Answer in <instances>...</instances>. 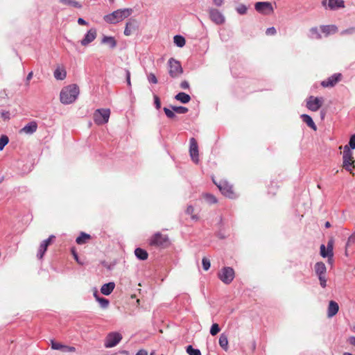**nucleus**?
Instances as JSON below:
<instances>
[{"instance_id": "obj_16", "label": "nucleus", "mask_w": 355, "mask_h": 355, "mask_svg": "<svg viewBox=\"0 0 355 355\" xmlns=\"http://www.w3.org/2000/svg\"><path fill=\"white\" fill-rule=\"evenodd\" d=\"M342 78V74L336 73L329 77L327 80H323L321 83V85L324 87H334L337 83H338Z\"/></svg>"}, {"instance_id": "obj_14", "label": "nucleus", "mask_w": 355, "mask_h": 355, "mask_svg": "<svg viewBox=\"0 0 355 355\" xmlns=\"http://www.w3.org/2000/svg\"><path fill=\"white\" fill-rule=\"evenodd\" d=\"M189 143V154L193 162L197 164L199 162V151L197 141L195 138L192 137L190 139Z\"/></svg>"}, {"instance_id": "obj_47", "label": "nucleus", "mask_w": 355, "mask_h": 355, "mask_svg": "<svg viewBox=\"0 0 355 355\" xmlns=\"http://www.w3.org/2000/svg\"><path fill=\"white\" fill-rule=\"evenodd\" d=\"M1 116L4 121L9 120L10 118V113L9 111L1 110L0 112Z\"/></svg>"}, {"instance_id": "obj_17", "label": "nucleus", "mask_w": 355, "mask_h": 355, "mask_svg": "<svg viewBox=\"0 0 355 355\" xmlns=\"http://www.w3.org/2000/svg\"><path fill=\"white\" fill-rule=\"evenodd\" d=\"M97 33L96 30L94 28H90L87 33L85 35L83 40L80 41V44L83 46H87L93 42L96 37Z\"/></svg>"}, {"instance_id": "obj_8", "label": "nucleus", "mask_w": 355, "mask_h": 355, "mask_svg": "<svg viewBox=\"0 0 355 355\" xmlns=\"http://www.w3.org/2000/svg\"><path fill=\"white\" fill-rule=\"evenodd\" d=\"M314 270L319 279L321 287L325 288L327 286V279L325 277L327 268L325 264L322 261L317 262L315 264Z\"/></svg>"}, {"instance_id": "obj_28", "label": "nucleus", "mask_w": 355, "mask_h": 355, "mask_svg": "<svg viewBox=\"0 0 355 355\" xmlns=\"http://www.w3.org/2000/svg\"><path fill=\"white\" fill-rule=\"evenodd\" d=\"M135 254L137 259L142 261L147 259L148 255V252L145 250L140 248H137L135 249Z\"/></svg>"}, {"instance_id": "obj_31", "label": "nucleus", "mask_w": 355, "mask_h": 355, "mask_svg": "<svg viewBox=\"0 0 355 355\" xmlns=\"http://www.w3.org/2000/svg\"><path fill=\"white\" fill-rule=\"evenodd\" d=\"M91 236L87 233L81 232L80 234L76 238V243L79 245L86 243L87 240H89Z\"/></svg>"}, {"instance_id": "obj_9", "label": "nucleus", "mask_w": 355, "mask_h": 355, "mask_svg": "<svg viewBox=\"0 0 355 355\" xmlns=\"http://www.w3.org/2000/svg\"><path fill=\"white\" fill-rule=\"evenodd\" d=\"M122 335L116 331L109 333L105 339L104 346L105 348H112L117 345L122 340Z\"/></svg>"}, {"instance_id": "obj_3", "label": "nucleus", "mask_w": 355, "mask_h": 355, "mask_svg": "<svg viewBox=\"0 0 355 355\" xmlns=\"http://www.w3.org/2000/svg\"><path fill=\"white\" fill-rule=\"evenodd\" d=\"M150 245L158 248H165L170 245L169 238L166 234L157 232L150 239Z\"/></svg>"}, {"instance_id": "obj_26", "label": "nucleus", "mask_w": 355, "mask_h": 355, "mask_svg": "<svg viewBox=\"0 0 355 355\" xmlns=\"http://www.w3.org/2000/svg\"><path fill=\"white\" fill-rule=\"evenodd\" d=\"M175 99L185 104L190 101L191 96L184 92H179L175 96Z\"/></svg>"}, {"instance_id": "obj_53", "label": "nucleus", "mask_w": 355, "mask_h": 355, "mask_svg": "<svg viewBox=\"0 0 355 355\" xmlns=\"http://www.w3.org/2000/svg\"><path fill=\"white\" fill-rule=\"evenodd\" d=\"M277 33L276 28L275 27H270L266 29V34L267 35H274Z\"/></svg>"}, {"instance_id": "obj_52", "label": "nucleus", "mask_w": 355, "mask_h": 355, "mask_svg": "<svg viewBox=\"0 0 355 355\" xmlns=\"http://www.w3.org/2000/svg\"><path fill=\"white\" fill-rule=\"evenodd\" d=\"M154 104L156 109L159 110L161 107V101L160 98L157 95H154Z\"/></svg>"}, {"instance_id": "obj_61", "label": "nucleus", "mask_w": 355, "mask_h": 355, "mask_svg": "<svg viewBox=\"0 0 355 355\" xmlns=\"http://www.w3.org/2000/svg\"><path fill=\"white\" fill-rule=\"evenodd\" d=\"M72 253H73V255L74 257V259L78 261V254L77 253L74 251V250H72Z\"/></svg>"}, {"instance_id": "obj_38", "label": "nucleus", "mask_w": 355, "mask_h": 355, "mask_svg": "<svg viewBox=\"0 0 355 355\" xmlns=\"http://www.w3.org/2000/svg\"><path fill=\"white\" fill-rule=\"evenodd\" d=\"M204 198L209 204H214L217 202L216 198L210 193L204 194Z\"/></svg>"}, {"instance_id": "obj_58", "label": "nucleus", "mask_w": 355, "mask_h": 355, "mask_svg": "<svg viewBox=\"0 0 355 355\" xmlns=\"http://www.w3.org/2000/svg\"><path fill=\"white\" fill-rule=\"evenodd\" d=\"M78 24L79 25H87L88 24V23L83 18H78Z\"/></svg>"}, {"instance_id": "obj_20", "label": "nucleus", "mask_w": 355, "mask_h": 355, "mask_svg": "<svg viewBox=\"0 0 355 355\" xmlns=\"http://www.w3.org/2000/svg\"><path fill=\"white\" fill-rule=\"evenodd\" d=\"M37 129V123L32 121L24 125V132L28 135H32L36 132Z\"/></svg>"}, {"instance_id": "obj_11", "label": "nucleus", "mask_w": 355, "mask_h": 355, "mask_svg": "<svg viewBox=\"0 0 355 355\" xmlns=\"http://www.w3.org/2000/svg\"><path fill=\"white\" fill-rule=\"evenodd\" d=\"M210 20L216 25H223L225 22V17L218 9L209 8L208 10Z\"/></svg>"}, {"instance_id": "obj_37", "label": "nucleus", "mask_w": 355, "mask_h": 355, "mask_svg": "<svg viewBox=\"0 0 355 355\" xmlns=\"http://www.w3.org/2000/svg\"><path fill=\"white\" fill-rule=\"evenodd\" d=\"M171 109L178 114H185L189 110L187 107L184 106H173L171 105Z\"/></svg>"}, {"instance_id": "obj_44", "label": "nucleus", "mask_w": 355, "mask_h": 355, "mask_svg": "<svg viewBox=\"0 0 355 355\" xmlns=\"http://www.w3.org/2000/svg\"><path fill=\"white\" fill-rule=\"evenodd\" d=\"M355 33V26L349 27L341 31L340 35H353Z\"/></svg>"}, {"instance_id": "obj_30", "label": "nucleus", "mask_w": 355, "mask_h": 355, "mask_svg": "<svg viewBox=\"0 0 355 355\" xmlns=\"http://www.w3.org/2000/svg\"><path fill=\"white\" fill-rule=\"evenodd\" d=\"M173 42L178 47L181 48L185 45L186 40L183 36L180 35H176L173 37Z\"/></svg>"}, {"instance_id": "obj_50", "label": "nucleus", "mask_w": 355, "mask_h": 355, "mask_svg": "<svg viewBox=\"0 0 355 355\" xmlns=\"http://www.w3.org/2000/svg\"><path fill=\"white\" fill-rule=\"evenodd\" d=\"M333 248H334V241L333 239H330L327 245V250L331 254H334L333 252Z\"/></svg>"}, {"instance_id": "obj_49", "label": "nucleus", "mask_w": 355, "mask_h": 355, "mask_svg": "<svg viewBox=\"0 0 355 355\" xmlns=\"http://www.w3.org/2000/svg\"><path fill=\"white\" fill-rule=\"evenodd\" d=\"M124 71H125V76L127 85H128L129 87H131L130 71L127 69H125Z\"/></svg>"}, {"instance_id": "obj_2", "label": "nucleus", "mask_w": 355, "mask_h": 355, "mask_svg": "<svg viewBox=\"0 0 355 355\" xmlns=\"http://www.w3.org/2000/svg\"><path fill=\"white\" fill-rule=\"evenodd\" d=\"M131 8L119 9L104 16V20L109 24H115L128 17L132 14Z\"/></svg>"}, {"instance_id": "obj_34", "label": "nucleus", "mask_w": 355, "mask_h": 355, "mask_svg": "<svg viewBox=\"0 0 355 355\" xmlns=\"http://www.w3.org/2000/svg\"><path fill=\"white\" fill-rule=\"evenodd\" d=\"M309 37L311 39L319 40L321 38V35L318 31L317 27H313L309 31Z\"/></svg>"}, {"instance_id": "obj_40", "label": "nucleus", "mask_w": 355, "mask_h": 355, "mask_svg": "<svg viewBox=\"0 0 355 355\" xmlns=\"http://www.w3.org/2000/svg\"><path fill=\"white\" fill-rule=\"evenodd\" d=\"M64 347H67V345L51 340V348L53 349L64 351Z\"/></svg>"}, {"instance_id": "obj_63", "label": "nucleus", "mask_w": 355, "mask_h": 355, "mask_svg": "<svg viewBox=\"0 0 355 355\" xmlns=\"http://www.w3.org/2000/svg\"><path fill=\"white\" fill-rule=\"evenodd\" d=\"M324 226L326 228H329L331 227V223L329 222V221H327L325 223H324Z\"/></svg>"}, {"instance_id": "obj_25", "label": "nucleus", "mask_w": 355, "mask_h": 355, "mask_svg": "<svg viewBox=\"0 0 355 355\" xmlns=\"http://www.w3.org/2000/svg\"><path fill=\"white\" fill-rule=\"evenodd\" d=\"M101 42L105 44H107L111 49H114L116 46V41L114 37L112 36H103Z\"/></svg>"}, {"instance_id": "obj_64", "label": "nucleus", "mask_w": 355, "mask_h": 355, "mask_svg": "<svg viewBox=\"0 0 355 355\" xmlns=\"http://www.w3.org/2000/svg\"><path fill=\"white\" fill-rule=\"evenodd\" d=\"M26 217L27 218V220H30V221L32 220V218H33L31 214H28L26 216Z\"/></svg>"}, {"instance_id": "obj_4", "label": "nucleus", "mask_w": 355, "mask_h": 355, "mask_svg": "<svg viewBox=\"0 0 355 355\" xmlns=\"http://www.w3.org/2000/svg\"><path fill=\"white\" fill-rule=\"evenodd\" d=\"M168 73L173 78H178L183 73V69L179 61L171 58L168 61Z\"/></svg>"}, {"instance_id": "obj_62", "label": "nucleus", "mask_w": 355, "mask_h": 355, "mask_svg": "<svg viewBox=\"0 0 355 355\" xmlns=\"http://www.w3.org/2000/svg\"><path fill=\"white\" fill-rule=\"evenodd\" d=\"M32 77H33V72L31 71V72H30V73L28 74V76H27V77H26V80H27V81H29V80L32 78Z\"/></svg>"}, {"instance_id": "obj_27", "label": "nucleus", "mask_w": 355, "mask_h": 355, "mask_svg": "<svg viewBox=\"0 0 355 355\" xmlns=\"http://www.w3.org/2000/svg\"><path fill=\"white\" fill-rule=\"evenodd\" d=\"M94 296L96 298V301L98 302V303L100 304L101 308L107 309L108 307L110 301L107 299L100 297L97 291L94 292Z\"/></svg>"}, {"instance_id": "obj_10", "label": "nucleus", "mask_w": 355, "mask_h": 355, "mask_svg": "<svg viewBox=\"0 0 355 355\" xmlns=\"http://www.w3.org/2000/svg\"><path fill=\"white\" fill-rule=\"evenodd\" d=\"M353 156L351 150L349 148V146H345L343 153V166L345 169L350 173H352V166L354 162L352 161Z\"/></svg>"}, {"instance_id": "obj_23", "label": "nucleus", "mask_w": 355, "mask_h": 355, "mask_svg": "<svg viewBox=\"0 0 355 355\" xmlns=\"http://www.w3.org/2000/svg\"><path fill=\"white\" fill-rule=\"evenodd\" d=\"M300 117H301L302 121L304 122L309 128H311L313 130H317L316 125L315 124L312 118L309 115H308L306 114H303L300 116Z\"/></svg>"}, {"instance_id": "obj_18", "label": "nucleus", "mask_w": 355, "mask_h": 355, "mask_svg": "<svg viewBox=\"0 0 355 355\" xmlns=\"http://www.w3.org/2000/svg\"><path fill=\"white\" fill-rule=\"evenodd\" d=\"M138 27V22L136 19H130L125 24L124 35H130Z\"/></svg>"}, {"instance_id": "obj_19", "label": "nucleus", "mask_w": 355, "mask_h": 355, "mask_svg": "<svg viewBox=\"0 0 355 355\" xmlns=\"http://www.w3.org/2000/svg\"><path fill=\"white\" fill-rule=\"evenodd\" d=\"M339 310L338 304L334 301L331 300L329 303L328 309H327V316L329 318H332L335 315L337 314Z\"/></svg>"}, {"instance_id": "obj_5", "label": "nucleus", "mask_w": 355, "mask_h": 355, "mask_svg": "<svg viewBox=\"0 0 355 355\" xmlns=\"http://www.w3.org/2000/svg\"><path fill=\"white\" fill-rule=\"evenodd\" d=\"M213 181L223 196L232 199L236 198L232 185H231L227 181L220 180L218 183H216L214 180Z\"/></svg>"}, {"instance_id": "obj_45", "label": "nucleus", "mask_w": 355, "mask_h": 355, "mask_svg": "<svg viewBox=\"0 0 355 355\" xmlns=\"http://www.w3.org/2000/svg\"><path fill=\"white\" fill-rule=\"evenodd\" d=\"M236 10L239 14L244 15L247 12V7L244 4H240Z\"/></svg>"}, {"instance_id": "obj_41", "label": "nucleus", "mask_w": 355, "mask_h": 355, "mask_svg": "<svg viewBox=\"0 0 355 355\" xmlns=\"http://www.w3.org/2000/svg\"><path fill=\"white\" fill-rule=\"evenodd\" d=\"M220 331L219 325L216 323H214L210 328V334L212 336H216Z\"/></svg>"}, {"instance_id": "obj_39", "label": "nucleus", "mask_w": 355, "mask_h": 355, "mask_svg": "<svg viewBox=\"0 0 355 355\" xmlns=\"http://www.w3.org/2000/svg\"><path fill=\"white\" fill-rule=\"evenodd\" d=\"M9 138L6 135H2L0 137V150H2L4 147L8 144Z\"/></svg>"}, {"instance_id": "obj_32", "label": "nucleus", "mask_w": 355, "mask_h": 355, "mask_svg": "<svg viewBox=\"0 0 355 355\" xmlns=\"http://www.w3.org/2000/svg\"><path fill=\"white\" fill-rule=\"evenodd\" d=\"M59 1L64 4L69 6H71L76 8H81L82 5L78 1H76L75 0H59Z\"/></svg>"}, {"instance_id": "obj_57", "label": "nucleus", "mask_w": 355, "mask_h": 355, "mask_svg": "<svg viewBox=\"0 0 355 355\" xmlns=\"http://www.w3.org/2000/svg\"><path fill=\"white\" fill-rule=\"evenodd\" d=\"M212 1L215 6L220 7L223 4L224 0H212Z\"/></svg>"}, {"instance_id": "obj_59", "label": "nucleus", "mask_w": 355, "mask_h": 355, "mask_svg": "<svg viewBox=\"0 0 355 355\" xmlns=\"http://www.w3.org/2000/svg\"><path fill=\"white\" fill-rule=\"evenodd\" d=\"M76 349L74 347L67 346L64 348V352H75Z\"/></svg>"}, {"instance_id": "obj_21", "label": "nucleus", "mask_w": 355, "mask_h": 355, "mask_svg": "<svg viewBox=\"0 0 355 355\" xmlns=\"http://www.w3.org/2000/svg\"><path fill=\"white\" fill-rule=\"evenodd\" d=\"M328 8L331 10L345 8L343 0H328Z\"/></svg>"}, {"instance_id": "obj_1", "label": "nucleus", "mask_w": 355, "mask_h": 355, "mask_svg": "<svg viewBox=\"0 0 355 355\" xmlns=\"http://www.w3.org/2000/svg\"><path fill=\"white\" fill-rule=\"evenodd\" d=\"M79 94V87L75 85H70L62 88L60 94L62 103L69 105L73 103Z\"/></svg>"}, {"instance_id": "obj_51", "label": "nucleus", "mask_w": 355, "mask_h": 355, "mask_svg": "<svg viewBox=\"0 0 355 355\" xmlns=\"http://www.w3.org/2000/svg\"><path fill=\"white\" fill-rule=\"evenodd\" d=\"M355 243V233L351 234L347 241L346 248L349 246L351 244Z\"/></svg>"}, {"instance_id": "obj_60", "label": "nucleus", "mask_w": 355, "mask_h": 355, "mask_svg": "<svg viewBox=\"0 0 355 355\" xmlns=\"http://www.w3.org/2000/svg\"><path fill=\"white\" fill-rule=\"evenodd\" d=\"M136 355H148L147 351L145 349H140L137 352Z\"/></svg>"}, {"instance_id": "obj_33", "label": "nucleus", "mask_w": 355, "mask_h": 355, "mask_svg": "<svg viewBox=\"0 0 355 355\" xmlns=\"http://www.w3.org/2000/svg\"><path fill=\"white\" fill-rule=\"evenodd\" d=\"M67 73L64 69H60V68H57L54 71V77L57 80H62L66 78Z\"/></svg>"}, {"instance_id": "obj_42", "label": "nucleus", "mask_w": 355, "mask_h": 355, "mask_svg": "<svg viewBox=\"0 0 355 355\" xmlns=\"http://www.w3.org/2000/svg\"><path fill=\"white\" fill-rule=\"evenodd\" d=\"M164 112L166 116L169 119H173L175 117V112L171 109H169L168 107H164Z\"/></svg>"}, {"instance_id": "obj_43", "label": "nucleus", "mask_w": 355, "mask_h": 355, "mask_svg": "<svg viewBox=\"0 0 355 355\" xmlns=\"http://www.w3.org/2000/svg\"><path fill=\"white\" fill-rule=\"evenodd\" d=\"M202 268L205 270H208L211 266L210 261L206 257H203L202 260Z\"/></svg>"}, {"instance_id": "obj_12", "label": "nucleus", "mask_w": 355, "mask_h": 355, "mask_svg": "<svg viewBox=\"0 0 355 355\" xmlns=\"http://www.w3.org/2000/svg\"><path fill=\"white\" fill-rule=\"evenodd\" d=\"M323 101L322 97L310 96L306 99V107L312 112H316L322 107Z\"/></svg>"}, {"instance_id": "obj_54", "label": "nucleus", "mask_w": 355, "mask_h": 355, "mask_svg": "<svg viewBox=\"0 0 355 355\" xmlns=\"http://www.w3.org/2000/svg\"><path fill=\"white\" fill-rule=\"evenodd\" d=\"M180 87L182 89H189V82L187 81V80L182 81L181 83H180Z\"/></svg>"}, {"instance_id": "obj_35", "label": "nucleus", "mask_w": 355, "mask_h": 355, "mask_svg": "<svg viewBox=\"0 0 355 355\" xmlns=\"http://www.w3.org/2000/svg\"><path fill=\"white\" fill-rule=\"evenodd\" d=\"M320 255L324 257V258H329V260H330L333 256H334V254H330L327 250V248L325 247V245L324 244H322L320 245Z\"/></svg>"}, {"instance_id": "obj_13", "label": "nucleus", "mask_w": 355, "mask_h": 355, "mask_svg": "<svg viewBox=\"0 0 355 355\" xmlns=\"http://www.w3.org/2000/svg\"><path fill=\"white\" fill-rule=\"evenodd\" d=\"M255 10L263 15H268L273 12V8L272 3L268 1H259L254 5Z\"/></svg>"}, {"instance_id": "obj_46", "label": "nucleus", "mask_w": 355, "mask_h": 355, "mask_svg": "<svg viewBox=\"0 0 355 355\" xmlns=\"http://www.w3.org/2000/svg\"><path fill=\"white\" fill-rule=\"evenodd\" d=\"M148 80L150 83H153V84H157V77L155 76V75L153 73H150L148 75Z\"/></svg>"}, {"instance_id": "obj_15", "label": "nucleus", "mask_w": 355, "mask_h": 355, "mask_svg": "<svg viewBox=\"0 0 355 355\" xmlns=\"http://www.w3.org/2000/svg\"><path fill=\"white\" fill-rule=\"evenodd\" d=\"M55 238L54 235H51L48 239L44 240L38 249L37 257L39 259H42L47 250L48 246L51 243L52 241Z\"/></svg>"}, {"instance_id": "obj_56", "label": "nucleus", "mask_w": 355, "mask_h": 355, "mask_svg": "<svg viewBox=\"0 0 355 355\" xmlns=\"http://www.w3.org/2000/svg\"><path fill=\"white\" fill-rule=\"evenodd\" d=\"M194 211V208L192 205H189L187 208L186 213L189 215H191Z\"/></svg>"}, {"instance_id": "obj_29", "label": "nucleus", "mask_w": 355, "mask_h": 355, "mask_svg": "<svg viewBox=\"0 0 355 355\" xmlns=\"http://www.w3.org/2000/svg\"><path fill=\"white\" fill-rule=\"evenodd\" d=\"M218 343L220 347L227 352L228 349V339L227 336L224 334H220Z\"/></svg>"}, {"instance_id": "obj_55", "label": "nucleus", "mask_w": 355, "mask_h": 355, "mask_svg": "<svg viewBox=\"0 0 355 355\" xmlns=\"http://www.w3.org/2000/svg\"><path fill=\"white\" fill-rule=\"evenodd\" d=\"M347 342L351 345L355 347V336H349L347 339Z\"/></svg>"}, {"instance_id": "obj_48", "label": "nucleus", "mask_w": 355, "mask_h": 355, "mask_svg": "<svg viewBox=\"0 0 355 355\" xmlns=\"http://www.w3.org/2000/svg\"><path fill=\"white\" fill-rule=\"evenodd\" d=\"M347 146H349V148L355 149V135H353L350 137L349 143Z\"/></svg>"}, {"instance_id": "obj_7", "label": "nucleus", "mask_w": 355, "mask_h": 355, "mask_svg": "<svg viewBox=\"0 0 355 355\" xmlns=\"http://www.w3.org/2000/svg\"><path fill=\"white\" fill-rule=\"evenodd\" d=\"M235 276L234 270L232 267H223L218 273V277L224 284H230Z\"/></svg>"}, {"instance_id": "obj_6", "label": "nucleus", "mask_w": 355, "mask_h": 355, "mask_svg": "<svg viewBox=\"0 0 355 355\" xmlns=\"http://www.w3.org/2000/svg\"><path fill=\"white\" fill-rule=\"evenodd\" d=\"M110 115V109H97L94 114V121L97 125L105 124L108 122Z\"/></svg>"}, {"instance_id": "obj_36", "label": "nucleus", "mask_w": 355, "mask_h": 355, "mask_svg": "<svg viewBox=\"0 0 355 355\" xmlns=\"http://www.w3.org/2000/svg\"><path fill=\"white\" fill-rule=\"evenodd\" d=\"M186 352L189 355H201L200 350L193 348L191 345L187 347Z\"/></svg>"}, {"instance_id": "obj_22", "label": "nucleus", "mask_w": 355, "mask_h": 355, "mask_svg": "<svg viewBox=\"0 0 355 355\" xmlns=\"http://www.w3.org/2000/svg\"><path fill=\"white\" fill-rule=\"evenodd\" d=\"M115 288L114 282H108L104 284L101 288V292L105 295H110Z\"/></svg>"}, {"instance_id": "obj_24", "label": "nucleus", "mask_w": 355, "mask_h": 355, "mask_svg": "<svg viewBox=\"0 0 355 355\" xmlns=\"http://www.w3.org/2000/svg\"><path fill=\"white\" fill-rule=\"evenodd\" d=\"M320 29L321 31L327 35L335 33L338 31V28L336 25H322L320 26Z\"/></svg>"}]
</instances>
